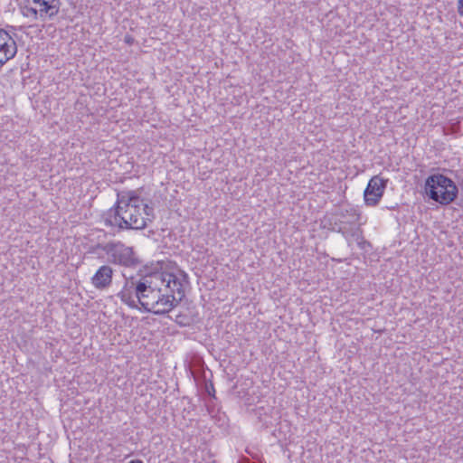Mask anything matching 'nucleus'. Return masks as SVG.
I'll return each mask as SVG.
<instances>
[{
    "instance_id": "nucleus-12",
    "label": "nucleus",
    "mask_w": 463,
    "mask_h": 463,
    "mask_svg": "<svg viewBox=\"0 0 463 463\" xmlns=\"http://www.w3.org/2000/svg\"><path fill=\"white\" fill-rule=\"evenodd\" d=\"M128 463H143V461H142V460H140V459H133V460H130V461H129V462H128Z\"/></svg>"
},
{
    "instance_id": "nucleus-10",
    "label": "nucleus",
    "mask_w": 463,
    "mask_h": 463,
    "mask_svg": "<svg viewBox=\"0 0 463 463\" xmlns=\"http://www.w3.org/2000/svg\"><path fill=\"white\" fill-rule=\"evenodd\" d=\"M171 319H173L177 325L180 326H188L192 324V319L189 316L186 314H177L175 318L172 317H169Z\"/></svg>"
},
{
    "instance_id": "nucleus-11",
    "label": "nucleus",
    "mask_w": 463,
    "mask_h": 463,
    "mask_svg": "<svg viewBox=\"0 0 463 463\" xmlns=\"http://www.w3.org/2000/svg\"><path fill=\"white\" fill-rule=\"evenodd\" d=\"M458 13L459 15L463 16V0L458 1Z\"/></svg>"
},
{
    "instance_id": "nucleus-15",
    "label": "nucleus",
    "mask_w": 463,
    "mask_h": 463,
    "mask_svg": "<svg viewBox=\"0 0 463 463\" xmlns=\"http://www.w3.org/2000/svg\"><path fill=\"white\" fill-rule=\"evenodd\" d=\"M207 392H209V394H211L212 390H210L209 387H207Z\"/></svg>"
},
{
    "instance_id": "nucleus-2",
    "label": "nucleus",
    "mask_w": 463,
    "mask_h": 463,
    "mask_svg": "<svg viewBox=\"0 0 463 463\" xmlns=\"http://www.w3.org/2000/svg\"><path fill=\"white\" fill-rule=\"evenodd\" d=\"M107 226L119 230H143L155 219L154 208L140 196L138 191H123L117 202L102 215Z\"/></svg>"
},
{
    "instance_id": "nucleus-5",
    "label": "nucleus",
    "mask_w": 463,
    "mask_h": 463,
    "mask_svg": "<svg viewBox=\"0 0 463 463\" xmlns=\"http://www.w3.org/2000/svg\"><path fill=\"white\" fill-rule=\"evenodd\" d=\"M95 249L102 250L107 255L108 261L114 265L135 268L140 262L133 248L121 241L98 243Z\"/></svg>"
},
{
    "instance_id": "nucleus-14",
    "label": "nucleus",
    "mask_w": 463,
    "mask_h": 463,
    "mask_svg": "<svg viewBox=\"0 0 463 463\" xmlns=\"http://www.w3.org/2000/svg\"><path fill=\"white\" fill-rule=\"evenodd\" d=\"M210 388H211V390H212L213 392H215V391H214V388H213V385L212 383H211V385H210Z\"/></svg>"
},
{
    "instance_id": "nucleus-6",
    "label": "nucleus",
    "mask_w": 463,
    "mask_h": 463,
    "mask_svg": "<svg viewBox=\"0 0 463 463\" xmlns=\"http://www.w3.org/2000/svg\"><path fill=\"white\" fill-rule=\"evenodd\" d=\"M61 0H24L23 14L36 19H52L60 11Z\"/></svg>"
},
{
    "instance_id": "nucleus-7",
    "label": "nucleus",
    "mask_w": 463,
    "mask_h": 463,
    "mask_svg": "<svg viewBox=\"0 0 463 463\" xmlns=\"http://www.w3.org/2000/svg\"><path fill=\"white\" fill-rule=\"evenodd\" d=\"M388 180L383 179L379 175L373 176L364 192V203L368 206H375L383 195Z\"/></svg>"
},
{
    "instance_id": "nucleus-3",
    "label": "nucleus",
    "mask_w": 463,
    "mask_h": 463,
    "mask_svg": "<svg viewBox=\"0 0 463 463\" xmlns=\"http://www.w3.org/2000/svg\"><path fill=\"white\" fill-rule=\"evenodd\" d=\"M360 213L354 207H342L335 213V221L332 228L341 233L346 240L348 246L353 242L364 249L369 242L365 241L363 235V230L359 223Z\"/></svg>"
},
{
    "instance_id": "nucleus-4",
    "label": "nucleus",
    "mask_w": 463,
    "mask_h": 463,
    "mask_svg": "<svg viewBox=\"0 0 463 463\" xmlns=\"http://www.w3.org/2000/svg\"><path fill=\"white\" fill-rule=\"evenodd\" d=\"M424 193L432 201L448 205L457 198L458 189L449 177L442 174H433L425 180Z\"/></svg>"
},
{
    "instance_id": "nucleus-9",
    "label": "nucleus",
    "mask_w": 463,
    "mask_h": 463,
    "mask_svg": "<svg viewBox=\"0 0 463 463\" xmlns=\"http://www.w3.org/2000/svg\"><path fill=\"white\" fill-rule=\"evenodd\" d=\"M114 269L109 265H102L91 278V283L97 289L108 288L112 283Z\"/></svg>"
},
{
    "instance_id": "nucleus-1",
    "label": "nucleus",
    "mask_w": 463,
    "mask_h": 463,
    "mask_svg": "<svg viewBox=\"0 0 463 463\" xmlns=\"http://www.w3.org/2000/svg\"><path fill=\"white\" fill-rule=\"evenodd\" d=\"M123 277V287L117 294L121 302L133 309L140 305L146 312L157 316L168 314L180 304L185 296L184 284L188 282L183 270Z\"/></svg>"
},
{
    "instance_id": "nucleus-8",
    "label": "nucleus",
    "mask_w": 463,
    "mask_h": 463,
    "mask_svg": "<svg viewBox=\"0 0 463 463\" xmlns=\"http://www.w3.org/2000/svg\"><path fill=\"white\" fill-rule=\"evenodd\" d=\"M17 52V45L14 38L0 28V69Z\"/></svg>"
},
{
    "instance_id": "nucleus-13",
    "label": "nucleus",
    "mask_w": 463,
    "mask_h": 463,
    "mask_svg": "<svg viewBox=\"0 0 463 463\" xmlns=\"http://www.w3.org/2000/svg\"><path fill=\"white\" fill-rule=\"evenodd\" d=\"M126 43H130V39H129V36H127L126 39H125Z\"/></svg>"
}]
</instances>
